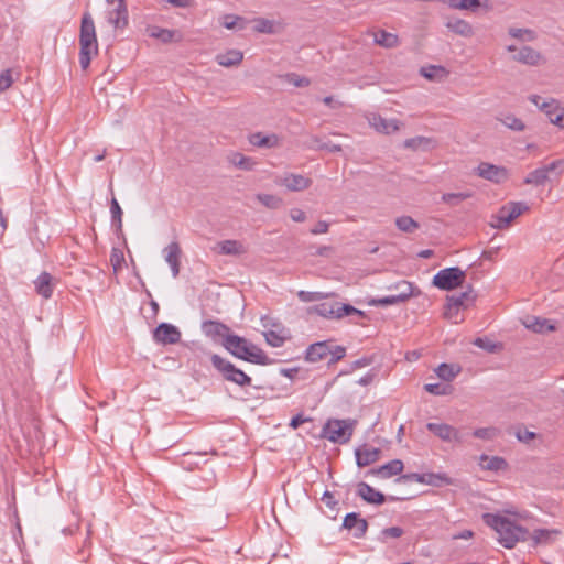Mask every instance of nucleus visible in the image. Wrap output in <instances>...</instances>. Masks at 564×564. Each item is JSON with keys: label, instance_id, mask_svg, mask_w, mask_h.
<instances>
[{"label": "nucleus", "instance_id": "1", "mask_svg": "<svg viewBox=\"0 0 564 564\" xmlns=\"http://www.w3.org/2000/svg\"><path fill=\"white\" fill-rule=\"evenodd\" d=\"M533 519L527 510L508 507L501 511L485 513L484 522L497 534V541L506 549H513L519 542L528 541L529 530L521 523Z\"/></svg>", "mask_w": 564, "mask_h": 564}, {"label": "nucleus", "instance_id": "2", "mask_svg": "<svg viewBox=\"0 0 564 564\" xmlns=\"http://www.w3.org/2000/svg\"><path fill=\"white\" fill-rule=\"evenodd\" d=\"M224 347L235 357L256 365L271 364L268 355L254 344L237 335H228L224 339Z\"/></svg>", "mask_w": 564, "mask_h": 564}, {"label": "nucleus", "instance_id": "3", "mask_svg": "<svg viewBox=\"0 0 564 564\" xmlns=\"http://www.w3.org/2000/svg\"><path fill=\"white\" fill-rule=\"evenodd\" d=\"M98 54L96 28L90 13H84L79 30V64L86 70Z\"/></svg>", "mask_w": 564, "mask_h": 564}, {"label": "nucleus", "instance_id": "4", "mask_svg": "<svg viewBox=\"0 0 564 564\" xmlns=\"http://www.w3.org/2000/svg\"><path fill=\"white\" fill-rule=\"evenodd\" d=\"M355 420H329L323 427V436L333 443H347L355 430Z\"/></svg>", "mask_w": 564, "mask_h": 564}, {"label": "nucleus", "instance_id": "5", "mask_svg": "<svg viewBox=\"0 0 564 564\" xmlns=\"http://www.w3.org/2000/svg\"><path fill=\"white\" fill-rule=\"evenodd\" d=\"M345 356V348L333 345L330 340L312 344L306 350V360L317 362L329 358L330 361H337Z\"/></svg>", "mask_w": 564, "mask_h": 564}, {"label": "nucleus", "instance_id": "6", "mask_svg": "<svg viewBox=\"0 0 564 564\" xmlns=\"http://www.w3.org/2000/svg\"><path fill=\"white\" fill-rule=\"evenodd\" d=\"M466 281V273L458 267L440 270L432 280L433 286L443 291H453L460 288Z\"/></svg>", "mask_w": 564, "mask_h": 564}, {"label": "nucleus", "instance_id": "7", "mask_svg": "<svg viewBox=\"0 0 564 564\" xmlns=\"http://www.w3.org/2000/svg\"><path fill=\"white\" fill-rule=\"evenodd\" d=\"M529 100L545 113L552 124L564 130V108L558 101L545 99L538 95L530 96Z\"/></svg>", "mask_w": 564, "mask_h": 564}, {"label": "nucleus", "instance_id": "8", "mask_svg": "<svg viewBox=\"0 0 564 564\" xmlns=\"http://www.w3.org/2000/svg\"><path fill=\"white\" fill-rule=\"evenodd\" d=\"M212 362L227 381H231L240 387L249 386L251 383V378L248 375L220 356L213 355Z\"/></svg>", "mask_w": 564, "mask_h": 564}, {"label": "nucleus", "instance_id": "9", "mask_svg": "<svg viewBox=\"0 0 564 564\" xmlns=\"http://www.w3.org/2000/svg\"><path fill=\"white\" fill-rule=\"evenodd\" d=\"M527 212L529 206L525 203L510 202L498 210L492 226L499 229L508 228L513 220Z\"/></svg>", "mask_w": 564, "mask_h": 564}, {"label": "nucleus", "instance_id": "10", "mask_svg": "<svg viewBox=\"0 0 564 564\" xmlns=\"http://www.w3.org/2000/svg\"><path fill=\"white\" fill-rule=\"evenodd\" d=\"M263 327V336L268 345L272 347H281L288 339L289 334L285 327L274 318L264 316L261 318Z\"/></svg>", "mask_w": 564, "mask_h": 564}, {"label": "nucleus", "instance_id": "11", "mask_svg": "<svg viewBox=\"0 0 564 564\" xmlns=\"http://www.w3.org/2000/svg\"><path fill=\"white\" fill-rule=\"evenodd\" d=\"M312 312L330 319H340L351 314H357L360 317L365 316L362 311L357 310L349 304L341 303H322L313 307Z\"/></svg>", "mask_w": 564, "mask_h": 564}, {"label": "nucleus", "instance_id": "12", "mask_svg": "<svg viewBox=\"0 0 564 564\" xmlns=\"http://www.w3.org/2000/svg\"><path fill=\"white\" fill-rule=\"evenodd\" d=\"M475 174L486 181L500 184L506 182L510 173L507 167L502 165H495L489 162H481L475 169Z\"/></svg>", "mask_w": 564, "mask_h": 564}, {"label": "nucleus", "instance_id": "13", "mask_svg": "<svg viewBox=\"0 0 564 564\" xmlns=\"http://www.w3.org/2000/svg\"><path fill=\"white\" fill-rule=\"evenodd\" d=\"M107 20L115 28L123 30L128 25V11L124 0L107 1Z\"/></svg>", "mask_w": 564, "mask_h": 564}, {"label": "nucleus", "instance_id": "14", "mask_svg": "<svg viewBox=\"0 0 564 564\" xmlns=\"http://www.w3.org/2000/svg\"><path fill=\"white\" fill-rule=\"evenodd\" d=\"M403 285L405 286V290L402 291L400 294L371 300L370 305L387 306L399 304L408 301L410 297L419 296L421 294V290L414 286L413 284L403 282Z\"/></svg>", "mask_w": 564, "mask_h": 564}, {"label": "nucleus", "instance_id": "15", "mask_svg": "<svg viewBox=\"0 0 564 564\" xmlns=\"http://www.w3.org/2000/svg\"><path fill=\"white\" fill-rule=\"evenodd\" d=\"M427 430L441 441L452 444L462 443L459 431L447 423H427Z\"/></svg>", "mask_w": 564, "mask_h": 564}, {"label": "nucleus", "instance_id": "16", "mask_svg": "<svg viewBox=\"0 0 564 564\" xmlns=\"http://www.w3.org/2000/svg\"><path fill=\"white\" fill-rule=\"evenodd\" d=\"M555 170H560V172L564 171L563 160L554 161L549 165L530 172L525 177L524 183L530 185H541L547 181L550 173Z\"/></svg>", "mask_w": 564, "mask_h": 564}, {"label": "nucleus", "instance_id": "17", "mask_svg": "<svg viewBox=\"0 0 564 564\" xmlns=\"http://www.w3.org/2000/svg\"><path fill=\"white\" fill-rule=\"evenodd\" d=\"M368 123L377 132L382 134H391L400 130L402 122L397 119H386L377 113L367 116Z\"/></svg>", "mask_w": 564, "mask_h": 564}, {"label": "nucleus", "instance_id": "18", "mask_svg": "<svg viewBox=\"0 0 564 564\" xmlns=\"http://www.w3.org/2000/svg\"><path fill=\"white\" fill-rule=\"evenodd\" d=\"M154 339L161 344H176L181 339V332L172 324L162 323L154 330Z\"/></svg>", "mask_w": 564, "mask_h": 564}, {"label": "nucleus", "instance_id": "19", "mask_svg": "<svg viewBox=\"0 0 564 564\" xmlns=\"http://www.w3.org/2000/svg\"><path fill=\"white\" fill-rule=\"evenodd\" d=\"M404 465L400 459H393L378 468H372L368 471V474L380 478L388 479L393 476L400 475L403 471Z\"/></svg>", "mask_w": 564, "mask_h": 564}, {"label": "nucleus", "instance_id": "20", "mask_svg": "<svg viewBox=\"0 0 564 564\" xmlns=\"http://www.w3.org/2000/svg\"><path fill=\"white\" fill-rule=\"evenodd\" d=\"M276 183L289 191H303L311 185V180L300 174H288L281 177Z\"/></svg>", "mask_w": 564, "mask_h": 564}, {"label": "nucleus", "instance_id": "21", "mask_svg": "<svg viewBox=\"0 0 564 564\" xmlns=\"http://www.w3.org/2000/svg\"><path fill=\"white\" fill-rule=\"evenodd\" d=\"M380 449L369 445H362L356 449V460L359 467H365L376 463L380 457Z\"/></svg>", "mask_w": 564, "mask_h": 564}, {"label": "nucleus", "instance_id": "22", "mask_svg": "<svg viewBox=\"0 0 564 564\" xmlns=\"http://www.w3.org/2000/svg\"><path fill=\"white\" fill-rule=\"evenodd\" d=\"M478 465L482 470L499 473L508 469V463L503 457L480 455Z\"/></svg>", "mask_w": 564, "mask_h": 564}, {"label": "nucleus", "instance_id": "23", "mask_svg": "<svg viewBox=\"0 0 564 564\" xmlns=\"http://www.w3.org/2000/svg\"><path fill=\"white\" fill-rule=\"evenodd\" d=\"M560 534V531L554 529H535L529 532L528 540L531 541L532 546L547 545L552 543Z\"/></svg>", "mask_w": 564, "mask_h": 564}, {"label": "nucleus", "instance_id": "24", "mask_svg": "<svg viewBox=\"0 0 564 564\" xmlns=\"http://www.w3.org/2000/svg\"><path fill=\"white\" fill-rule=\"evenodd\" d=\"M34 284L37 294L47 300L52 296L56 282L50 273L42 272L34 281Z\"/></svg>", "mask_w": 564, "mask_h": 564}, {"label": "nucleus", "instance_id": "25", "mask_svg": "<svg viewBox=\"0 0 564 564\" xmlns=\"http://www.w3.org/2000/svg\"><path fill=\"white\" fill-rule=\"evenodd\" d=\"M448 7L457 10L477 11L479 8L489 9L488 0H443Z\"/></svg>", "mask_w": 564, "mask_h": 564}, {"label": "nucleus", "instance_id": "26", "mask_svg": "<svg viewBox=\"0 0 564 564\" xmlns=\"http://www.w3.org/2000/svg\"><path fill=\"white\" fill-rule=\"evenodd\" d=\"M357 494L369 503L381 505L384 501V496L366 482L357 485Z\"/></svg>", "mask_w": 564, "mask_h": 564}, {"label": "nucleus", "instance_id": "27", "mask_svg": "<svg viewBox=\"0 0 564 564\" xmlns=\"http://www.w3.org/2000/svg\"><path fill=\"white\" fill-rule=\"evenodd\" d=\"M249 142L258 148H275L280 144V138L274 134H264L262 132L252 133L249 135Z\"/></svg>", "mask_w": 564, "mask_h": 564}, {"label": "nucleus", "instance_id": "28", "mask_svg": "<svg viewBox=\"0 0 564 564\" xmlns=\"http://www.w3.org/2000/svg\"><path fill=\"white\" fill-rule=\"evenodd\" d=\"M165 261L171 267L173 276H177L180 273V257H181V248L178 243L172 242L165 249Z\"/></svg>", "mask_w": 564, "mask_h": 564}, {"label": "nucleus", "instance_id": "29", "mask_svg": "<svg viewBox=\"0 0 564 564\" xmlns=\"http://www.w3.org/2000/svg\"><path fill=\"white\" fill-rule=\"evenodd\" d=\"M513 59L532 66L539 65L543 62L542 55L528 46L520 48L513 56Z\"/></svg>", "mask_w": 564, "mask_h": 564}, {"label": "nucleus", "instance_id": "30", "mask_svg": "<svg viewBox=\"0 0 564 564\" xmlns=\"http://www.w3.org/2000/svg\"><path fill=\"white\" fill-rule=\"evenodd\" d=\"M446 28L453 33L464 37H470L474 35L473 25L468 21L463 19L448 20L446 22Z\"/></svg>", "mask_w": 564, "mask_h": 564}, {"label": "nucleus", "instance_id": "31", "mask_svg": "<svg viewBox=\"0 0 564 564\" xmlns=\"http://www.w3.org/2000/svg\"><path fill=\"white\" fill-rule=\"evenodd\" d=\"M420 74L429 80L443 82L448 77L449 72L441 65H429L422 67Z\"/></svg>", "mask_w": 564, "mask_h": 564}, {"label": "nucleus", "instance_id": "32", "mask_svg": "<svg viewBox=\"0 0 564 564\" xmlns=\"http://www.w3.org/2000/svg\"><path fill=\"white\" fill-rule=\"evenodd\" d=\"M242 59L243 54L239 50H229L216 56L217 63L225 67L237 66L242 62Z\"/></svg>", "mask_w": 564, "mask_h": 564}, {"label": "nucleus", "instance_id": "33", "mask_svg": "<svg viewBox=\"0 0 564 564\" xmlns=\"http://www.w3.org/2000/svg\"><path fill=\"white\" fill-rule=\"evenodd\" d=\"M524 326L535 333H549L555 329V326L545 318L528 317L524 321Z\"/></svg>", "mask_w": 564, "mask_h": 564}, {"label": "nucleus", "instance_id": "34", "mask_svg": "<svg viewBox=\"0 0 564 564\" xmlns=\"http://www.w3.org/2000/svg\"><path fill=\"white\" fill-rule=\"evenodd\" d=\"M451 302L456 304V306L459 310H467L471 305H474L476 301V295L474 294L473 290L469 289L468 291L462 292L458 295H448L446 296Z\"/></svg>", "mask_w": 564, "mask_h": 564}, {"label": "nucleus", "instance_id": "35", "mask_svg": "<svg viewBox=\"0 0 564 564\" xmlns=\"http://www.w3.org/2000/svg\"><path fill=\"white\" fill-rule=\"evenodd\" d=\"M373 41L376 44L387 48H392L399 45V37L397 34L382 30L373 34Z\"/></svg>", "mask_w": 564, "mask_h": 564}, {"label": "nucleus", "instance_id": "36", "mask_svg": "<svg viewBox=\"0 0 564 564\" xmlns=\"http://www.w3.org/2000/svg\"><path fill=\"white\" fill-rule=\"evenodd\" d=\"M228 161L234 166H237L239 169L247 170V171H250V170L254 169V166H256V162L253 159L246 156L239 152H231L228 155Z\"/></svg>", "mask_w": 564, "mask_h": 564}, {"label": "nucleus", "instance_id": "37", "mask_svg": "<svg viewBox=\"0 0 564 564\" xmlns=\"http://www.w3.org/2000/svg\"><path fill=\"white\" fill-rule=\"evenodd\" d=\"M444 318L448 319L449 322L454 324H459L464 322V316L462 315V310H459L456 304L451 302L447 297L445 299L444 304V312H443Z\"/></svg>", "mask_w": 564, "mask_h": 564}, {"label": "nucleus", "instance_id": "38", "mask_svg": "<svg viewBox=\"0 0 564 564\" xmlns=\"http://www.w3.org/2000/svg\"><path fill=\"white\" fill-rule=\"evenodd\" d=\"M253 30L258 33L272 34L278 31V23L273 20L258 18L252 21Z\"/></svg>", "mask_w": 564, "mask_h": 564}, {"label": "nucleus", "instance_id": "39", "mask_svg": "<svg viewBox=\"0 0 564 564\" xmlns=\"http://www.w3.org/2000/svg\"><path fill=\"white\" fill-rule=\"evenodd\" d=\"M219 253L223 254H241L245 252L243 246L236 240H225L217 245Z\"/></svg>", "mask_w": 564, "mask_h": 564}, {"label": "nucleus", "instance_id": "40", "mask_svg": "<svg viewBox=\"0 0 564 564\" xmlns=\"http://www.w3.org/2000/svg\"><path fill=\"white\" fill-rule=\"evenodd\" d=\"M423 484L434 486V487H441L444 485H452L453 480L446 474L427 473V474H424Z\"/></svg>", "mask_w": 564, "mask_h": 564}, {"label": "nucleus", "instance_id": "41", "mask_svg": "<svg viewBox=\"0 0 564 564\" xmlns=\"http://www.w3.org/2000/svg\"><path fill=\"white\" fill-rule=\"evenodd\" d=\"M460 368L455 365L441 364L436 369V375L446 381H452L459 372Z\"/></svg>", "mask_w": 564, "mask_h": 564}, {"label": "nucleus", "instance_id": "42", "mask_svg": "<svg viewBox=\"0 0 564 564\" xmlns=\"http://www.w3.org/2000/svg\"><path fill=\"white\" fill-rule=\"evenodd\" d=\"M344 527L346 529H356L359 533H364L367 529L365 520L359 519L356 513H349L344 519Z\"/></svg>", "mask_w": 564, "mask_h": 564}, {"label": "nucleus", "instance_id": "43", "mask_svg": "<svg viewBox=\"0 0 564 564\" xmlns=\"http://www.w3.org/2000/svg\"><path fill=\"white\" fill-rule=\"evenodd\" d=\"M148 32L151 37L158 39L164 43L172 42L176 34L175 31L156 26L150 28Z\"/></svg>", "mask_w": 564, "mask_h": 564}, {"label": "nucleus", "instance_id": "44", "mask_svg": "<svg viewBox=\"0 0 564 564\" xmlns=\"http://www.w3.org/2000/svg\"><path fill=\"white\" fill-rule=\"evenodd\" d=\"M397 227L404 232H413L419 228V224L410 216H401L395 219Z\"/></svg>", "mask_w": 564, "mask_h": 564}, {"label": "nucleus", "instance_id": "45", "mask_svg": "<svg viewBox=\"0 0 564 564\" xmlns=\"http://www.w3.org/2000/svg\"><path fill=\"white\" fill-rule=\"evenodd\" d=\"M223 25L228 29H243L246 26V21L243 18L235 15V14H227L223 17Z\"/></svg>", "mask_w": 564, "mask_h": 564}, {"label": "nucleus", "instance_id": "46", "mask_svg": "<svg viewBox=\"0 0 564 564\" xmlns=\"http://www.w3.org/2000/svg\"><path fill=\"white\" fill-rule=\"evenodd\" d=\"M257 200L271 209L279 208L282 204V199L280 197L271 194H259L257 195Z\"/></svg>", "mask_w": 564, "mask_h": 564}, {"label": "nucleus", "instance_id": "47", "mask_svg": "<svg viewBox=\"0 0 564 564\" xmlns=\"http://www.w3.org/2000/svg\"><path fill=\"white\" fill-rule=\"evenodd\" d=\"M473 434L477 438L491 441L499 435V430L495 426L480 427L475 430Z\"/></svg>", "mask_w": 564, "mask_h": 564}, {"label": "nucleus", "instance_id": "48", "mask_svg": "<svg viewBox=\"0 0 564 564\" xmlns=\"http://www.w3.org/2000/svg\"><path fill=\"white\" fill-rule=\"evenodd\" d=\"M297 296L302 302H316V301H321V300L327 297V295L324 293L307 292V291H300L297 293Z\"/></svg>", "mask_w": 564, "mask_h": 564}, {"label": "nucleus", "instance_id": "49", "mask_svg": "<svg viewBox=\"0 0 564 564\" xmlns=\"http://www.w3.org/2000/svg\"><path fill=\"white\" fill-rule=\"evenodd\" d=\"M425 390L431 393V394H435V395H445V394H448L451 393V387L448 386H442L440 383H429V384H425Z\"/></svg>", "mask_w": 564, "mask_h": 564}, {"label": "nucleus", "instance_id": "50", "mask_svg": "<svg viewBox=\"0 0 564 564\" xmlns=\"http://www.w3.org/2000/svg\"><path fill=\"white\" fill-rule=\"evenodd\" d=\"M470 197L469 194L466 193H446L443 194L442 200L446 204H456L458 202L465 200Z\"/></svg>", "mask_w": 564, "mask_h": 564}, {"label": "nucleus", "instance_id": "51", "mask_svg": "<svg viewBox=\"0 0 564 564\" xmlns=\"http://www.w3.org/2000/svg\"><path fill=\"white\" fill-rule=\"evenodd\" d=\"M502 123L514 131H522L524 129V123L522 122V120L512 116L506 117L502 120Z\"/></svg>", "mask_w": 564, "mask_h": 564}, {"label": "nucleus", "instance_id": "52", "mask_svg": "<svg viewBox=\"0 0 564 564\" xmlns=\"http://www.w3.org/2000/svg\"><path fill=\"white\" fill-rule=\"evenodd\" d=\"M13 83L11 70H4L0 74V93L11 87Z\"/></svg>", "mask_w": 564, "mask_h": 564}, {"label": "nucleus", "instance_id": "53", "mask_svg": "<svg viewBox=\"0 0 564 564\" xmlns=\"http://www.w3.org/2000/svg\"><path fill=\"white\" fill-rule=\"evenodd\" d=\"M509 34L514 39H524L528 41L533 40V34L529 30L523 29H510Z\"/></svg>", "mask_w": 564, "mask_h": 564}, {"label": "nucleus", "instance_id": "54", "mask_svg": "<svg viewBox=\"0 0 564 564\" xmlns=\"http://www.w3.org/2000/svg\"><path fill=\"white\" fill-rule=\"evenodd\" d=\"M474 344L477 346V347H480L482 349H486L488 351H495L498 346L491 341H489L488 339H485V338H477Z\"/></svg>", "mask_w": 564, "mask_h": 564}, {"label": "nucleus", "instance_id": "55", "mask_svg": "<svg viewBox=\"0 0 564 564\" xmlns=\"http://www.w3.org/2000/svg\"><path fill=\"white\" fill-rule=\"evenodd\" d=\"M382 534L388 538H400L403 534V530L399 527L387 528L382 531Z\"/></svg>", "mask_w": 564, "mask_h": 564}, {"label": "nucleus", "instance_id": "56", "mask_svg": "<svg viewBox=\"0 0 564 564\" xmlns=\"http://www.w3.org/2000/svg\"><path fill=\"white\" fill-rule=\"evenodd\" d=\"M111 214L112 217L118 220V223H121L122 210L116 198H112L111 200Z\"/></svg>", "mask_w": 564, "mask_h": 564}, {"label": "nucleus", "instance_id": "57", "mask_svg": "<svg viewBox=\"0 0 564 564\" xmlns=\"http://www.w3.org/2000/svg\"><path fill=\"white\" fill-rule=\"evenodd\" d=\"M310 421L308 417H304L303 415L299 414L296 416H294L291 422H290V426L295 430L297 429L301 424L305 423Z\"/></svg>", "mask_w": 564, "mask_h": 564}, {"label": "nucleus", "instance_id": "58", "mask_svg": "<svg viewBox=\"0 0 564 564\" xmlns=\"http://www.w3.org/2000/svg\"><path fill=\"white\" fill-rule=\"evenodd\" d=\"M290 216L294 221L297 223L304 221L306 218L305 213L301 209H292Z\"/></svg>", "mask_w": 564, "mask_h": 564}, {"label": "nucleus", "instance_id": "59", "mask_svg": "<svg viewBox=\"0 0 564 564\" xmlns=\"http://www.w3.org/2000/svg\"><path fill=\"white\" fill-rule=\"evenodd\" d=\"M328 230V225L324 221H319L316 224V226L312 229V234L318 235V234H325Z\"/></svg>", "mask_w": 564, "mask_h": 564}, {"label": "nucleus", "instance_id": "60", "mask_svg": "<svg viewBox=\"0 0 564 564\" xmlns=\"http://www.w3.org/2000/svg\"><path fill=\"white\" fill-rule=\"evenodd\" d=\"M166 1L177 8H187L193 4L192 0H166Z\"/></svg>", "mask_w": 564, "mask_h": 564}, {"label": "nucleus", "instance_id": "61", "mask_svg": "<svg viewBox=\"0 0 564 564\" xmlns=\"http://www.w3.org/2000/svg\"><path fill=\"white\" fill-rule=\"evenodd\" d=\"M122 261V254L120 252L113 251V253L111 254V262L113 264L115 270H117L120 267Z\"/></svg>", "mask_w": 564, "mask_h": 564}, {"label": "nucleus", "instance_id": "62", "mask_svg": "<svg viewBox=\"0 0 564 564\" xmlns=\"http://www.w3.org/2000/svg\"><path fill=\"white\" fill-rule=\"evenodd\" d=\"M404 478H408V479H411L413 481H416L419 484H423V480H424V474H411V475H406L404 476Z\"/></svg>", "mask_w": 564, "mask_h": 564}, {"label": "nucleus", "instance_id": "63", "mask_svg": "<svg viewBox=\"0 0 564 564\" xmlns=\"http://www.w3.org/2000/svg\"><path fill=\"white\" fill-rule=\"evenodd\" d=\"M474 536V533L473 531L470 530H464L463 532H460L458 535H455L454 539H464V540H468V539H471Z\"/></svg>", "mask_w": 564, "mask_h": 564}, {"label": "nucleus", "instance_id": "64", "mask_svg": "<svg viewBox=\"0 0 564 564\" xmlns=\"http://www.w3.org/2000/svg\"><path fill=\"white\" fill-rule=\"evenodd\" d=\"M0 225H1V227H2V229H3V230H4V229H7L8 220H7V218L4 217L3 212H2V209H1V208H0Z\"/></svg>", "mask_w": 564, "mask_h": 564}]
</instances>
